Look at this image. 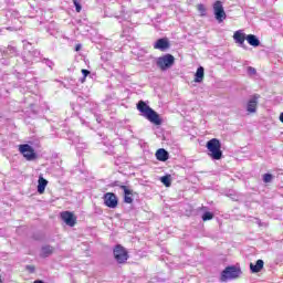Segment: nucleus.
<instances>
[{
    "label": "nucleus",
    "instance_id": "f3484780",
    "mask_svg": "<svg viewBox=\"0 0 283 283\" xmlns=\"http://www.w3.org/2000/svg\"><path fill=\"white\" fill-rule=\"evenodd\" d=\"M205 81V67L199 66L195 74V83H202Z\"/></svg>",
    "mask_w": 283,
    "mask_h": 283
},
{
    "label": "nucleus",
    "instance_id": "393cba45",
    "mask_svg": "<svg viewBox=\"0 0 283 283\" xmlns=\"http://www.w3.org/2000/svg\"><path fill=\"white\" fill-rule=\"evenodd\" d=\"M247 72L249 76H255V74H258V71L253 66H248Z\"/></svg>",
    "mask_w": 283,
    "mask_h": 283
},
{
    "label": "nucleus",
    "instance_id": "a878e982",
    "mask_svg": "<svg viewBox=\"0 0 283 283\" xmlns=\"http://www.w3.org/2000/svg\"><path fill=\"white\" fill-rule=\"evenodd\" d=\"M273 180V175L264 174L263 175V182H271Z\"/></svg>",
    "mask_w": 283,
    "mask_h": 283
},
{
    "label": "nucleus",
    "instance_id": "1a4fd4ad",
    "mask_svg": "<svg viewBox=\"0 0 283 283\" xmlns=\"http://www.w3.org/2000/svg\"><path fill=\"white\" fill-rule=\"evenodd\" d=\"M258 101H260V94H254L250 97L247 104V112L255 114L258 112Z\"/></svg>",
    "mask_w": 283,
    "mask_h": 283
},
{
    "label": "nucleus",
    "instance_id": "dca6fc26",
    "mask_svg": "<svg viewBox=\"0 0 283 283\" xmlns=\"http://www.w3.org/2000/svg\"><path fill=\"white\" fill-rule=\"evenodd\" d=\"M54 253V248L52 245H43L41 248V258H50Z\"/></svg>",
    "mask_w": 283,
    "mask_h": 283
},
{
    "label": "nucleus",
    "instance_id": "39448f33",
    "mask_svg": "<svg viewBox=\"0 0 283 283\" xmlns=\"http://www.w3.org/2000/svg\"><path fill=\"white\" fill-rule=\"evenodd\" d=\"M175 62L176 57H174V55L166 54L157 59V66L160 67L163 72H165V70H169V67H171Z\"/></svg>",
    "mask_w": 283,
    "mask_h": 283
},
{
    "label": "nucleus",
    "instance_id": "f8f14e48",
    "mask_svg": "<svg viewBox=\"0 0 283 283\" xmlns=\"http://www.w3.org/2000/svg\"><path fill=\"white\" fill-rule=\"evenodd\" d=\"M61 218L67 227H74V224H76V217H74V213L70 211L61 212Z\"/></svg>",
    "mask_w": 283,
    "mask_h": 283
},
{
    "label": "nucleus",
    "instance_id": "2eb2a0df",
    "mask_svg": "<svg viewBox=\"0 0 283 283\" xmlns=\"http://www.w3.org/2000/svg\"><path fill=\"white\" fill-rule=\"evenodd\" d=\"M156 158L161 163H166V160H169V153L165 148H159L156 151Z\"/></svg>",
    "mask_w": 283,
    "mask_h": 283
},
{
    "label": "nucleus",
    "instance_id": "ddd939ff",
    "mask_svg": "<svg viewBox=\"0 0 283 283\" xmlns=\"http://www.w3.org/2000/svg\"><path fill=\"white\" fill-rule=\"evenodd\" d=\"M233 39L235 43H239L240 48L247 49V45H244V41H247V34L242 33V31H235Z\"/></svg>",
    "mask_w": 283,
    "mask_h": 283
},
{
    "label": "nucleus",
    "instance_id": "6ab92c4d",
    "mask_svg": "<svg viewBox=\"0 0 283 283\" xmlns=\"http://www.w3.org/2000/svg\"><path fill=\"white\" fill-rule=\"evenodd\" d=\"M245 40L248 41L249 45H252V48H258L260 45V39L253 34L247 35Z\"/></svg>",
    "mask_w": 283,
    "mask_h": 283
},
{
    "label": "nucleus",
    "instance_id": "f704fd0d",
    "mask_svg": "<svg viewBox=\"0 0 283 283\" xmlns=\"http://www.w3.org/2000/svg\"><path fill=\"white\" fill-rule=\"evenodd\" d=\"M97 123H101V118H97Z\"/></svg>",
    "mask_w": 283,
    "mask_h": 283
},
{
    "label": "nucleus",
    "instance_id": "423d86ee",
    "mask_svg": "<svg viewBox=\"0 0 283 283\" xmlns=\"http://www.w3.org/2000/svg\"><path fill=\"white\" fill-rule=\"evenodd\" d=\"M214 19L218 23H222L224 19H227V12H224V7L222 6V1H216L212 6Z\"/></svg>",
    "mask_w": 283,
    "mask_h": 283
},
{
    "label": "nucleus",
    "instance_id": "4be33fe9",
    "mask_svg": "<svg viewBox=\"0 0 283 283\" xmlns=\"http://www.w3.org/2000/svg\"><path fill=\"white\" fill-rule=\"evenodd\" d=\"M31 55L34 57L36 62H41V59H43V56H41V51L39 50H33L31 52Z\"/></svg>",
    "mask_w": 283,
    "mask_h": 283
},
{
    "label": "nucleus",
    "instance_id": "9d476101",
    "mask_svg": "<svg viewBox=\"0 0 283 283\" xmlns=\"http://www.w3.org/2000/svg\"><path fill=\"white\" fill-rule=\"evenodd\" d=\"M169 48H171V44L167 38H161L154 43V50H160V52H167Z\"/></svg>",
    "mask_w": 283,
    "mask_h": 283
},
{
    "label": "nucleus",
    "instance_id": "2f4dec72",
    "mask_svg": "<svg viewBox=\"0 0 283 283\" xmlns=\"http://www.w3.org/2000/svg\"><path fill=\"white\" fill-rule=\"evenodd\" d=\"M279 119L281 120V123H283V112L280 114Z\"/></svg>",
    "mask_w": 283,
    "mask_h": 283
},
{
    "label": "nucleus",
    "instance_id": "c9c22d12",
    "mask_svg": "<svg viewBox=\"0 0 283 283\" xmlns=\"http://www.w3.org/2000/svg\"><path fill=\"white\" fill-rule=\"evenodd\" d=\"M202 209H207V207H202Z\"/></svg>",
    "mask_w": 283,
    "mask_h": 283
},
{
    "label": "nucleus",
    "instance_id": "cd10ccee",
    "mask_svg": "<svg viewBox=\"0 0 283 283\" xmlns=\"http://www.w3.org/2000/svg\"><path fill=\"white\" fill-rule=\"evenodd\" d=\"M73 3L75 6L76 12H81V10H83V7H81V3H78V0H73Z\"/></svg>",
    "mask_w": 283,
    "mask_h": 283
},
{
    "label": "nucleus",
    "instance_id": "b1692460",
    "mask_svg": "<svg viewBox=\"0 0 283 283\" xmlns=\"http://www.w3.org/2000/svg\"><path fill=\"white\" fill-rule=\"evenodd\" d=\"M197 10L200 12L201 17H207V8L205 4H198Z\"/></svg>",
    "mask_w": 283,
    "mask_h": 283
},
{
    "label": "nucleus",
    "instance_id": "473e14b6",
    "mask_svg": "<svg viewBox=\"0 0 283 283\" xmlns=\"http://www.w3.org/2000/svg\"><path fill=\"white\" fill-rule=\"evenodd\" d=\"M29 269H31V272H34V268H32V266H29Z\"/></svg>",
    "mask_w": 283,
    "mask_h": 283
},
{
    "label": "nucleus",
    "instance_id": "72a5a7b5",
    "mask_svg": "<svg viewBox=\"0 0 283 283\" xmlns=\"http://www.w3.org/2000/svg\"><path fill=\"white\" fill-rule=\"evenodd\" d=\"M23 43H24V44L27 43V45H30V42L23 41Z\"/></svg>",
    "mask_w": 283,
    "mask_h": 283
},
{
    "label": "nucleus",
    "instance_id": "f257e3e1",
    "mask_svg": "<svg viewBox=\"0 0 283 283\" xmlns=\"http://www.w3.org/2000/svg\"><path fill=\"white\" fill-rule=\"evenodd\" d=\"M137 109L138 112H140L142 116H144V118H147V120H149V123H153L154 125H163V119H160V115H158L156 111L149 107L147 103L139 101L137 103Z\"/></svg>",
    "mask_w": 283,
    "mask_h": 283
},
{
    "label": "nucleus",
    "instance_id": "7c9ffc66",
    "mask_svg": "<svg viewBox=\"0 0 283 283\" xmlns=\"http://www.w3.org/2000/svg\"><path fill=\"white\" fill-rule=\"evenodd\" d=\"M114 187H125L124 185H119L118 181L114 182Z\"/></svg>",
    "mask_w": 283,
    "mask_h": 283
},
{
    "label": "nucleus",
    "instance_id": "f03ea898",
    "mask_svg": "<svg viewBox=\"0 0 283 283\" xmlns=\"http://www.w3.org/2000/svg\"><path fill=\"white\" fill-rule=\"evenodd\" d=\"M208 156L212 160H222V144H220V139L212 138L206 144Z\"/></svg>",
    "mask_w": 283,
    "mask_h": 283
},
{
    "label": "nucleus",
    "instance_id": "0eeeda50",
    "mask_svg": "<svg viewBox=\"0 0 283 283\" xmlns=\"http://www.w3.org/2000/svg\"><path fill=\"white\" fill-rule=\"evenodd\" d=\"M19 151L24 156L27 160H34L36 158V153H34V148L29 144H22L19 146Z\"/></svg>",
    "mask_w": 283,
    "mask_h": 283
},
{
    "label": "nucleus",
    "instance_id": "5701e85b",
    "mask_svg": "<svg viewBox=\"0 0 283 283\" xmlns=\"http://www.w3.org/2000/svg\"><path fill=\"white\" fill-rule=\"evenodd\" d=\"M201 218L203 222H207L208 220H213V212L206 211Z\"/></svg>",
    "mask_w": 283,
    "mask_h": 283
},
{
    "label": "nucleus",
    "instance_id": "4468645a",
    "mask_svg": "<svg viewBox=\"0 0 283 283\" xmlns=\"http://www.w3.org/2000/svg\"><path fill=\"white\" fill-rule=\"evenodd\" d=\"M264 269V261L259 259L255 264L250 263L251 273H260Z\"/></svg>",
    "mask_w": 283,
    "mask_h": 283
},
{
    "label": "nucleus",
    "instance_id": "7ed1b4c3",
    "mask_svg": "<svg viewBox=\"0 0 283 283\" xmlns=\"http://www.w3.org/2000/svg\"><path fill=\"white\" fill-rule=\"evenodd\" d=\"M242 275V270L235 265L226 268L221 273V282H229V280H238Z\"/></svg>",
    "mask_w": 283,
    "mask_h": 283
},
{
    "label": "nucleus",
    "instance_id": "a211bd4d",
    "mask_svg": "<svg viewBox=\"0 0 283 283\" xmlns=\"http://www.w3.org/2000/svg\"><path fill=\"white\" fill-rule=\"evenodd\" d=\"M48 187V180L43 177H39L38 180V193H45V188Z\"/></svg>",
    "mask_w": 283,
    "mask_h": 283
},
{
    "label": "nucleus",
    "instance_id": "c756f323",
    "mask_svg": "<svg viewBox=\"0 0 283 283\" xmlns=\"http://www.w3.org/2000/svg\"><path fill=\"white\" fill-rule=\"evenodd\" d=\"M81 48H82V45H81V44H77V45L75 46V52H78V51L81 50Z\"/></svg>",
    "mask_w": 283,
    "mask_h": 283
},
{
    "label": "nucleus",
    "instance_id": "aec40b11",
    "mask_svg": "<svg viewBox=\"0 0 283 283\" xmlns=\"http://www.w3.org/2000/svg\"><path fill=\"white\" fill-rule=\"evenodd\" d=\"M160 181L163 182V185H165V187H171V175H166L161 177Z\"/></svg>",
    "mask_w": 283,
    "mask_h": 283
},
{
    "label": "nucleus",
    "instance_id": "412c9836",
    "mask_svg": "<svg viewBox=\"0 0 283 283\" xmlns=\"http://www.w3.org/2000/svg\"><path fill=\"white\" fill-rule=\"evenodd\" d=\"M40 62L44 63V65H46V67H50V70H53L54 67V62L48 57H42Z\"/></svg>",
    "mask_w": 283,
    "mask_h": 283
},
{
    "label": "nucleus",
    "instance_id": "20e7f679",
    "mask_svg": "<svg viewBox=\"0 0 283 283\" xmlns=\"http://www.w3.org/2000/svg\"><path fill=\"white\" fill-rule=\"evenodd\" d=\"M114 258L118 264H125L129 260V254L123 245L117 244L113 250Z\"/></svg>",
    "mask_w": 283,
    "mask_h": 283
},
{
    "label": "nucleus",
    "instance_id": "6e6552de",
    "mask_svg": "<svg viewBox=\"0 0 283 283\" xmlns=\"http://www.w3.org/2000/svg\"><path fill=\"white\" fill-rule=\"evenodd\" d=\"M104 205L108 207V209H116L118 207V197L114 192H106L104 195Z\"/></svg>",
    "mask_w": 283,
    "mask_h": 283
},
{
    "label": "nucleus",
    "instance_id": "9b49d317",
    "mask_svg": "<svg viewBox=\"0 0 283 283\" xmlns=\"http://www.w3.org/2000/svg\"><path fill=\"white\" fill-rule=\"evenodd\" d=\"M119 189L124 192V202L132 205L134 202V190L129 186H119Z\"/></svg>",
    "mask_w": 283,
    "mask_h": 283
},
{
    "label": "nucleus",
    "instance_id": "c85d7f7f",
    "mask_svg": "<svg viewBox=\"0 0 283 283\" xmlns=\"http://www.w3.org/2000/svg\"><path fill=\"white\" fill-rule=\"evenodd\" d=\"M7 52H8V54H17V48L8 46Z\"/></svg>",
    "mask_w": 283,
    "mask_h": 283
},
{
    "label": "nucleus",
    "instance_id": "bb28decb",
    "mask_svg": "<svg viewBox=\"0 0 283 283\" xmlns=\"http://www.w3.org/2000/svg\"><path fill=\"white\" fill-rule=\"evenodd\" d=\"M82 74H83V78L81 80V83H85V78H87V76H90V71L83 69Z\"/></svg>",
    "mask_w": 283,
    "mask_h": 283
}]
</instances>
